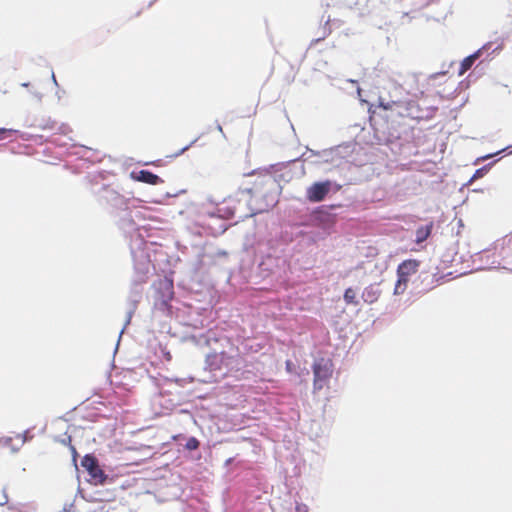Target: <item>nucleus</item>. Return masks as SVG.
Instances as JSON below:
<instances>
[{
	"label": "nucleus",
	"instance_id": "1",
	"mask_svg": "<svg viewBox=\"0 0 512 512\" xmlns=\"http://www.w3.org/2000/svg\"><path fill=\"white\" fill-rule=\"evenodd\" d=\"M378 106L386 111L397 110L400 116L420 118L417 103L406 100L404 88L397 83L390 84L386 92L379 96Z\"/></svg>",
	"mask_w": 512,
	"mask_h": 512
},
{
	"label": "nucleus",
	"instance_id": "2",
	"mask_svg": "<svg viewBox=\"0 0 512 512\" xmlns=\"http://www.w3.org/2000/svg\"><path fill=\"white\" fill-rule=\"evenodd\" d=\"M420 262L415 259L403 261L397 268L398 280L395 285L394 293L402 294L407 288L410 276L418 271Z\"/></svg>",
	"mask_w": 512,
	"mask_h": 512
},
{
	"label": "nucleus",
	"instance_id": "3",
	"mask_svg": "<svg viewBox=\"0 0 512 512\" xmlns=\"http://www.w3.org/2000/svg\"><path fill=\"white\" fill-rule=\"evenodd\" d=\"M332 362L330 360L319 359L313 364L314 389L321 390L324 384L332 376Z\"/></svg>",
	"mask_w": 512,
	"mask_h": 512
},
{
	"label": "nucleus",
	"instance_id": "4",
	"mask_svg": "<svg viewBox=\"0 0 512 512\" xmlns=\"http://www.w3.org/2000/svg\"><path fill=\"white\" fill-rule=\"evenodd\" d=\"M81 465L85 468L90 476V482L94 485L103 484L107 476L100 468L98 460L92 455H85L81 461Z\"/></svg>",
	"mask_w": 512,
	"mask_h": 512
},
{
	"label": "nucleus",
	"instance_id": "5",
	"mask_svg": "<svg viewBox=\"0 0 512 512\" xmlns=\"http://www.w3.org/2000/svg\"><path fill=\"white\" fill-rule=\"evenodd\" d=\"M331 183L329 181L316 182L307 189V199L310 202H320L324 200L330 191Z\"/></svg>",
	"mask_w": 512,
	"mask_h": 512
},
{
	"label": "nucleus",
	"instance_id": "6",
	"mask_svg": "<svg viewBox=\"0 0 512 512\" xmlns=\"http://www.w3.org/2000/svg\"><path fill=\"white\" fill-rule=\"evenodd\" d=\"M133 179L150 185H157L162 182L160 177L148 170H140L139 172L132 173Z\"/></svg>",
	"mask_w": 512,
	"mask_h": 512
},
{
	"label": "nucleus",
	"instance_id": "7",
	"mask_svg": "<svg viewBox=\"0 0 512 512\" xmlns=\"http://www.w3.org/2000/svg\"><path fill=\"white\" fill-rule=\"evenodd\" d=\"M433 229V222H430L428 225L420 226L416 230V239L415 242L420 244L424 242L430 235Z\"/></svg>",
	"mask_w": 512,
	"mask_h": 512
},
{
	"label": "nucleus",
	"instance_id": "8",
	"mask_svg": "<svg viewBox=\"0 0 512 512\" xmlns=\"http://www.w3.org/2000/svg\"><path fill=\"white\" fill-rule=\"evenodd\" d=\"M362 298L366 303H374L379 298V291L373 286H369L363 291Z\"/></svg>",
	"mask_w": 512,
	"mask_h": 512
},
{
	"label": "nucleus",
	"instance_id": "9",
	"mask_svg": "<svg viewBox=\"0 0 512 512\" xmlns=\"http://www.w3.org/2000/svg\"><path fill=\"white\" fill-rule=\"evenodd\" d=\"M478 56L479 54L475 53L464 58V60L461 62L459 74L463 75L467 70H469L473 63L475 62V60L478 58Z\"/></svg>",
	"mask_w": 512,
	"mask_h": 512
},
{
	"label": "nucleus",
	"instance_id": "10",
	"mask_svg": "<svg viewBox=\"0 0 512 512\" xmlns=\"http://www.w3.org/2000/svg\"><path fill=\"white\" fill-rule=\"evenodd\" d=\"M344 300L347 304H357L356 293L352 288H347L344 293Z\"/></svg>",
	"mask_w": 512,
	"mask_h": 512
},
{
	"label": "nucleus",
	"instance_id": "11",
	"mask_svg": "<svg viewBox=\"0 0 512 512\" xmlns=\"http://www.w3.org/2000/svg\"><path fill=\"white\" fill-rule=\"evenodd\" d=\"M199 445H200V442H199V440L197 438L190 437L187 440L185 447H186V449L192 451V450L198 449Z\"/></svg>",
	"mask_w": 512,
	"mask_h": 512
},
{
	"label": "nucleus",
	"instance_id": "12",
	"mask_svg": "<svg viewBox=\"0 0 512 512\" xmlns=\"http://www.w3.org/2000/svg\"><path fill=\"white\" fill-rule=\"evenodd\" d=\"M263 184V181H260V182H254L252 187H249V188H244L242 191L243 192H247L249 194H252L254 190H257L259 186H261Z\"/></svg>",
	"mask_w": 512,
	"mask_h": 512
},
{
	"label": "nucleus",
	"instance_id": "13",
	"mask_svg": "<svg viewBox=\"0 0 512 512\" xmlns=\"http://www.w3.org/2000/svg\"><path fill=\"white\" fill-rule=\"evenodd\" d=\"M7 503H8V496L3 491H1V493H0V505H5Z\"/></svg>",
	"mask_w": 512,
	"mask_h": 512
},
{
	"label": "nucleus",
	"instance_id": "14",
	"mask_svg": "<svg viewBox=\"0 0 512 512\" xmlns=\"http://www.w3.org/2000/svg\"><path fill=\"white\" fill-rule=\"evenodd\" d=\"M295 510L296 512H308V507L304 504H297Z\"/></svg>",
	"mask_w": 512,
	"mask_h": 512
},
{
	"label": "nucleus",
	"instance_id": "15",
	"mask_svg": "<svg viewBox=\"0 0 512 512\" xmlns=\"http://www.w3.org/2000/svg\"><path fill=\"white\" fill-rule=\"evenodd\" d=\"M7 132H9V130H7L5 128H0V140L5 137Z\"/></svg>",
	"mask_w": 512,
	"mask_h": 512
},
{
	"label": "nucleus",
	"instance_id": "16",
	"mask_svg": "<svg viewBox=\"0 0 512 512\" xmlns=\"http://www.w3.org/2000/svg\"><path fill=\"white\" fill-rule=\"evenodd\" d=\"M165 286L170 291V293L172 294V289H173L172 282H165Z\"/></svg>",
	"mask_w": 512,
	"mask_h": 512
},
{
	"label": "nucleus",
	"instance_id": "17",
	"mask_svg": "<svg viewBox=\"0 0 512 512\" xmlns=\"http://www.w3.org/2000/svg\"><path fill=\"white\" fill-rule=\"evenodd\" d=\"M71 452H72L74 461H76L77 451L74 446H71Z\"/></svg>",
	"mask_w": 512,
	"mask_h": 512
},
{
	"label": "nucleus",
	"instance_id": "18",
	"mask_svg": "<svg viewBox=\"0 0 512 512\" xmlns=\"http://www.w3.org/2000/svg\"><path fill=\"white\" fill-rule=\"evenodd\" d=\"M480 173H481V169L477 170L476 174L474 175V177L480 176Z\"/></svg>",
	"mask_w": 512,
	"mask_h": 512
},
{
	"label": "nucleus",
	"instance_id": "19",
	"mask_svg": "<svg viewBox=\"0 0 512 512\" xmlns=\"http://www.w3.org/2000/svg\"><path fill=\"white\" fill-rule=\"evenodd\" d=\"M166 359H167V360H171V355H170V353H167V354H166Z\"/></svg>",
	"mask_w": 512,
	"mask_h": 512
}]
</instances>
